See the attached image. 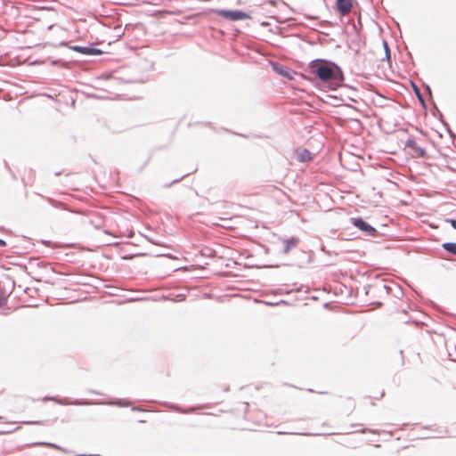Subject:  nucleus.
I'll use <instances>...</instances> for the list:
<instances>
[{"mask_svg": "<svg viewBox=\"0 0 456 456\" xmlns=\"http://www.w3.org/2000/svg\"><path fill=\"white\" fill-rule=\"evenodd\" d=\"M385 47H386V50H387V51H388V46H387V43H385Z\"/></svg>", "mask_w": 456, "mask_h": 456, "instance_id": "obj_13", "label": "nucleus"}, {"mask_svg": "<svg viewBox=\"0 0 456 456\" xmlns=\"http://www.w3.org/2000/svg\"><path fill=\"white\" fill-rule=\"evenodd\" d=\"M298 239L292 237L283 241L284 247L282 252L288 254L291 249L295 248L298 244Z\"/></svg>", "mask_w": 456, "mask_h": 456, "instance_id": "obj_6", "label": "nucleus"}, {"mask_svg": "<svg viewBox=\"0 0 456 456\" xmlns=\"http://www.w3.org/2000/svg\"><path fill=\"white\" fill-rule=\"evenodd\" d=\"M353 224L355 227L367 232L368 234H373L376 232V230L372 226H370L369 224H367L362 219H360V218L353 219Z\"/></svg>", "mask_w": 456, "mask_h": 456, "instance_id": "obj_5", "label": "nucleus"}, {"mask_svg": "<svg viewBox=\"0 0 456 456\" xmlns=\"http://www.w3.org/2000/svg\"><path fill=\"white\" fill-rule=\"evenodd\" d=\"M41 445L51 447V448H58L55 444L50 443H41Z\"/></svg>", "mask_w": 456, "mask_h": 456, "instance_id": "obj_10", "label": "nucleus"}, {"mask_svg": "<svg viewBox=\"0 0 456 456\" xmlns=\"http://www.w3.org/2000/svg\"><path fill=\"white\" fill-rule=\"evenodd\" d=\"M215 12L218 16L232 21L249 19V15L241 11L216 10Z\"/></svg>", "mask_w": 456, "mask_h": 456, "instance_id": "obj_2", "label": "nucleus"}, {"mask_svg": "<svg viewBox=\"0 0 456 456\" xmlns=\"http://www.w3.org/2000/svg\"><path fill=\"white\" fill-rule=\"evenodd\" d=\"M5 246V241L0 239V247Z\"/></svg>", "mask_w": 456, "mask_h": 456, "instance_id": "obj_12", "label": "nucleus"}, {"mask_svg": "<svg viewBox=\"0 0 456 456\" xmlns=\"http://www.w3.org/2000/svg\"><path fill=\"white\" fill-rule=\"evenodd\" d=\"M406 147L411 151V154L415 158H423L426 155L425 150L422 149L412 138L408 139L406 142Z\"/></svg>", "mask_w": 456, "mask_h": 456, "instance_id": "obj_3", "label": "nucleus"}, {"mask_svg": "<svg viewBox=\"0 0 456 456\" xmlns=\"http://www.w3.org/2000/svg\"><path fill=\"white\" fill-rule=\"evenodd\" d=\"M336 6L340 15L348 14L353 8V0H337Z\"/></svg>", "mask_w": 456, "mask_h": 456, "instance_id": "obj_4", "label": "nucleus"}, {"mask_svg": "<svg viewBox=\"0 0 456 456\" xmlns=\"http://www.w3.org/2000/svg\"><path fill=\"white\" fill-rule=\"evenodd\" d=\"M0 394H2V391H0Z\"/></svg>", "mask_w": 456, "mask_h": 456, "instance_id": "obj_14", "label": "nucleus"}, {"mask_svg": "<svg viewBox=\"0 0 456 456\" xmlns=\"http://www.w3.org/2000/svg\"><path fill=\"white\" fill-rule=\"evenodd\" d=\"M446 222H447V223H450V224H451V225H452L454 229H456V220H454V219H448V220H446Z\"/></svg>", "mask_w": 456, "mask_h": 456, "instance_id": "obj_11", "label": "nucleus"}, {"mask_svg": "<svg viewBox=\"0 0 456 456\" xmlns=\"http://www.w3.org/2000/svg\"><path fill=\"white\" fill-rule=\"evenodd\" d=\"M443 248L452 255L456 256V243L446 242L443 244Z\"/></svg>", "mask_w": 456, "mask_h": 456, "instance_id": "obj_9", "label": "nucleus"}, {"mask_svg": "<svg viewBox=\"0 0 456 456\" xmlns=\"http://www.w3.org/2000/svg\"><path fill=\"white\" fill-rule=\"evenodd\" d=\"M313 73H314L321 80L328 81L334 77V69L327 64L314 63L312 65Z\"/></svg>", "mask_w": 456, "mask_h": 456, "instance_id": "obj_1", "label": "nucleus"}, {"mask_svg": "<svg viewBox=\"0 0 456 456\" xmlns=\"http://www.w3.org/2000/svg\"><path fill=\"white\" fill-rule=\"evenodd\" d=\"M73 50H75L76 52L80 53L90 54V55L101 53L100 50L91 48V47L74 46Z\"/></svg>", "mask_w": 456, "mask_h": 456, "instance_id": "obj_8", "label": "nucleus"}, {"mask_svg": "<svg viewBox=\"0 0 456 456\" xmlns=\"http://www.w3.org/2000/svg\"><path fill=\"white\" fill-rule=\"evenodd\" d=\"M295 155L296 159L300 162H306L312 159L311 152L305 149L296 151Z\"/></svg>", "mask_w": 456, "mask_h": 456, "instance_id": "obj_7", "label": "nucleus"}]
</instances>
